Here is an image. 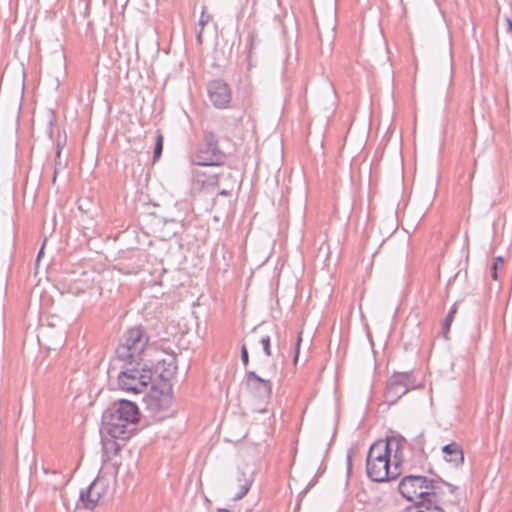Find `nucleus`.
<instances>
[{
    "mask_svg": "<svg viewBox=\"0 0 512 512\" xmlns=\"http://www.w3.org/2000/svg\"><path fill=\"white\" fill-rule=\"evenodd\" d=\"M457 310H458L457 303H454L450 307V309H449L445 319L443 320V323H442V335H443V337L445 339H448V333L450 331V327H451L452 322H453V320L455 318Z\"/></svg>",
    "mask_w": 512,
    "mask_h": 512,
    "instance_id": "18",
    "label": "nucleus"
},
{
    "mask_svg": "<svg viewBox=\"0 0 512 512\" xmlns=\"http://www.w3.org/2000/svg\"><path fill=\"white\" fill-rule=\"evenodd\" d=\"M66 167V162H62L61 157L57 158V154H55V167L53 173L52 183L55 184L57 175L59 171L63 170Z\"/></svg>",
    "mask_w": 512,
    "mask_h": 512,
    "instance_id": "23",
    "label": "nucleus"
},
{
    "mask_svg": "<svg viewBox=\"0 0 512 512\" xmlns=\"http://www.w3.org/2000/svg\"><path fill=\"white\" fill-rule=\"evenodd\" d=\"M153 372L144 365L141 369L127 368L118 375V384L121 390L132 393H141L151 382Z\"/></svg>",
    "mask_w": 512,
    "mask_h": 512,
    "instance_id": "6",
    "label": "nucleus"
},
{
    "mask_svg": "<svg viewBox=\"0 0 512 512\" xmlns=\"http://www.w3.org/2000/svg\"><path fill=\"white\" fill-rule=\"evenodd\" d=\"M202 35H203V29H200V31H199V32H198V34H197V42H198L199 44H202V42H203Z\"/></svg>",
    "mask_w": 512,
    "mask_h": 512,
    "instance_id": "32",
    "label": "nucleus"
},
{
    "mask_svg": "<svg viewBox=\"0 0 512 512\" xmlns=\"http://www.w3.org/2000/svg\"><path fill=\"white\" fill-rule=\"evenodd\" d=\"M156 370L159 372V377L164 383L168 381L176 374L177 365L174 356H169L166 359L159 360L156 365Z\"/></svg>",
    "mask_w": 512,
    "mask_h": 512,
    "instance_id": "16",
    "label": "nucleus"
},
{
    "mask_svg": "<svg viewBox=\"0 0 512 512\" xmlns=\"http://www.w3.org/2000/svg\"><path fill=\"white\" fill-rule=\"evenodd\" d=\"M257 33L255 31H251L249 34H248V38H247V41H248V62H249V65H251V59H252V52H253V49L255 48V45L257 43Z\"/></svg>",
    "mask_w": 512,
    "mask_h": 512,
    "instance_id": "21",
    "label": "nucleus"
},
{
    "mask_svg": "<svg viewBox=\"0 0 512 512\" xmlns=\"http://www.w3.org/2000/svg\"><path fill=\"white\" fill-rule=\"evenodd\" d=\"M149 342V336L141 326L127 329L115 350L116 359L126 365H139Z\"/></svg>",
    "mask_w": 512,
    "mask_h": 512,
    "instance_id": "3",
    "label": "nucleus"
},
{
    "mask_svg": "<svg viewBox=\"0 0 512 512\" xmlns=\"http://www.w3.org/2000/svg\"><path fill=\"white\" fill-rule=\"evenodd\" d=\"M241 361L244 367H247L249 364V354L245 344H243L241 347Z\"/></svg>",
    "mask_w": 512,
    "mask_h": 512,
    "instance_id": "27",
    "label": "nucleus"
},
{
    "mask_svg": "<svg viewBox=\"0 0 512 512\" xmlns=\"http://www.w3.org/2000/svg\"><path fill=\"white\" fill-rule=\"evenodd\" d=\"M429 479L425 476L408 475L399 483L400 494L414 505H423L428 494Z\"/></svg>",
    "mask_w": 512,
    "mask_h": 512,
    "instance_id": "7",
    "label": "nucleus"
},
{
    "mask_svg": "<svg viewBox=\"0 0 512 512\" xmlns=\"http://www.w3.org/2000/svg\"><path fill=\"white\" fill-rule=\"evenodd\" d=\"M172 401V388L169 383H163L159 387L152 386L149 393L144 397L147 409L155 414L169 410Z\"/></svg>",
    "mask_w": 512,
    "mask_h": 512,
    "instance_id": "8",
    "label": "nucleus"
},
{
    "mask_svg": "<svg viewBox=\"0 0 512 512\" xmlns=\"http://www.w3.org/2000/svg\"><path fill=\"white\" fill-rule=\"evenodd\" d=\"M219 183V175L207 170H193V185L198 190H214Z\"/></svg>",
    "mask_w": 512,
    "mask_h": 512,
    "instance_id": "14",
    "label": "nucleus"
},
{
    "mask_svg": "<svg viewBox=\"0 0 512 512\" xmlns=\"http://www.w3.org/2000/svg\"><path fill=\"white\" fill-rule=\"evenodd\" d=\"M217 512H230V511L228 509H226V508H219L217 510Z\"/></svg>",
    "mask_w": 512,
    "mask_h": 512,
    "instance_id": "33",
    "label": "nucleus"
},
{
    "mask_svg": "<svg viewBox=\"0 0 512 512\" xmlns=\"http://www.w3.org/2000/svg\"><path fill=\"white\" fill-rule=\"evenodd\" d=\"M301 342H302V332H300L298 334V336H297V341H296V345H295V352H294V359H293L294 364H296L297 361H298Z\"/></svg>",
    "mask_w": 512,
    "mask_h": 512,
    "instance_id": "26",
    "label": "nucleus"
},
{
    "mask_svg": "<svg viewBox=\"0 0 512 512\" xmlns=\"http://www.w3.org/2000/svg\"><path fill=\"white\" fill-rule=\"evenodd\" d=\"M443 458L453 467L458 468L464 463V452L460 444L451 442L442 447Z\"/></svg>",
    "mask_w": 512,
    "mask_h": 512,
    "instance_id": "15",
    "label": "nucleus"
},
{
    "mask_svg": "<svg viewBox=\"0 0 512 512\" xmlns=\"http://www.w3.org/2000/svg\"><path fill=\"white\" fill-rule=\"evenodd\" d=\"M351 468H352V455H351V452L349 451L347 454V470H348V472L351 471Z\"/></svg>",
    "mask_w": 512,
    "mask_h": 512,
    "instance_id": "30",
    "label": "nucleus"
},
{
    "mask_svg": "<svg viewBox=\"0 0 512 512\" xmlns=\"http://www.w3.org/2000/svg\"><path fill=\"white\" fill-rule=\"evenodd\" d=\"M405 458L403 464L410 466L423 465L428 458L426 452V437L422 431L404 445Z\"/></svg>",
    "mask_w": 512,
    "mask_h": 512,
    "instance_id": "9",
    "label": "nucleus"
},
{
    "mask_svg": "<svg viewBox=\"0 0 512 512\" xmlns=\"http://www.w3.org/2000/svg\"><path fill=\"white\" fill-rule=\"evenodd\" d=\"M406 443L407 439L401 435L390 437L386 442L373 443L366 459L367 476L374 482L396 479L402 472Z\"/></svg>",
    "mask_w": 512,
    "mask_h": 512,
    "instance_id": "1",
    "label": "nucleus"
},
{
    "mask_svg": "<svg viewBox=\"0 0 512 512\" xmlns=\"http://www.w3.org/2000/svg\"><path fill=\"white\" fill-rule=\"evenodd\" d=\"M209 99L218 108H227L231 101V90L229 85L222 80H213L207 87Z\"/></svg>",
    "mask_w": 512,
    "mask_h": 512,
    "instance_id": "13",
    "label": "nucleus"
},
{
    "mask_svg": "<svg viewBox=\"0 0 512 512\" xmlns=\"http://www.w3.org/2000/svg\"><path fill=\"white\" fill-rule=\"evenodd\" d=\"M226 160L225 152L218 145L217 136L210 131L204 133V145L192 156L198 166H219Z\"/></svg>",
    "mask_w": 512,
    "mask_h": 512,
    "instance_id": "4",
    "label": "nucleus"
},
{
    "mask_svg": "<svg viewBox=\"0 0 512 512\" xmlns=\"http://www.w3.org/2000/svg\"><path fill=\"white\" fill-rule=\"evenodd\" d=\"M253 481L254 480H253L252 473L248 474L242 470H239L237 472V477H236V482H237L239 490L234 495L233 500L238 501V500H241L243 497H245L247 495V493L249 492Z\"/></svg>",
    "mask_w": 512,
    "mask_h": 512,
    "instance_id": "17",
    "label": "nucleus"
},
{
    "mask_svg": "<svg viewBox=\"0 0 512 512\" xmlns=\"http://www.w3.org/2000/svg\"><path fill=\"white\" fill-rule=\"evenodd\" d=\"M455 487L444 481L430 480L428 484V494L425 500L426 505L440 506L452 504L453 502L447 499L446 494H454Z\"/></svg>",
    "mask_w": 512,
    "mask_h": 512,
    "instance_id": "10",
    "label": "nucleus"
},
{
    "mask_svg": "<svg viewBox=\"0 0 512 512\" xmlns=\"http://www.w3.org/2000/svg\"><path fill=\"white\" fill-rule=\"evenodd\" d=\"M108 486L104 479L96 478L85 490L80 492L79 499L84 508L93 510L107 494Z\"/></svg>",
    "mask_w": 512,
    "mask_h": 512,
    "instance_id": "11",
    "label": "nucleus"
},
{
    "mask_svg": "<svg viewBox=\"0 0 512 512\" xmlns=\"http://www.w3.org/2000/svg\"><path fill=\"white\" fill-rule=\"evenodd\" d=\"M504 263V260L501 256H498L494 259L493 265L491 267V277L493 280H498V268L499 266H502Z\"/></svg>",
    "mask_w": 512,
    "mask_h": 512,
    "instance_id": "24",
    "label": "nucleus"
},
{
    "mask_svg": "<svg viewBox=\"0 0 512 512\" xmlns=\"http://www.w3.org/2000/svg\"><path fill=\"white\" fill-rule=\"evenodd\" d=\"M419 388H422V385L416 383L411 372H395L389 378L384 391L385 403L393 405L410 390Z\"/></svg>",
    "mask_w": 512,
    "mask_h": 512,
    "instance_id": "5",
    "label": "nucleus"
},
{
    "mask_svg": "<svg viewBox=\"0 0 512 512\" xmlns=\"http://www.w3.org/2000/svg\"><path fill=\"white\" fill-rule=\"evenodd\" d=\"M235 184H236V180H233L231 187H230V188L222 189V190L219 192V194H220V195H223V196H230V195H231V193H232V191H233V189H234Z\"/></svg>",
    "mask_w": 512,
    "mask_h": 512,
    "instance_id": "29",
    "label": "nucleus"
},
{
    "mask_svg": "<svg viewBox=\"0 0 512 512\" xmlns=\"http://www.w3.org/2000/svg\"><path fill=\"white\" fill-rule=\"evenodd\" d=\"M245 386L250 393L261 399H267L272 394L271 380L261 378L254 371L246 372Z\"/></svg>",
    "mask_w": 512,
    "mask_h": 512,
    "instance_id": "12",
    "label": "nucleus"
},
{
    "mask_svg": "<svg viewBox=\"0 0 512 512\" xmlns=\"http://www.w3.org/2000/svg\"><path fill=\"white\" fill-rule=\"evenodd\" d=\"M140 419L138 406L129 400L114 402L103 414L107 433L114 439H129Z\"/></svg>",
    "mask_w": 512,
    "mask_h": 512,
    "instance_id": "2",
    "label": "nucleus"
},
{
    "mask_svg": "<svg viewBox=\"0 0 512 512\" xmlns=\"http://www.w3.org/2000/svg\"><path fill=\"white\" fill-rule=\"evenodd\" d=\"M43 249H44V247L42 246V247H41V249H40V251L38 252V256H37L38 258H40V257H41V255H42V253H43Z\"/></svg>",
    "mask_w": 512,
    "mask_h": 512,
    "instance_id": "34",
    "label": "nucleus"
},
{
    "mask_svg": "<svg viewBox=\"0 0 512 512\" xmlns=\"http://www.w3.org/2000/svg\"><path fill=\"white\" fill-rule=\"evenodd\" d=\"M62 149H63V145L60 142H58L57 143L56 153H55V154H57V158H60Z\"/></svg>",
    "mask_w": 512,
    "mask_h": 512,
    "instance_id": "31",
    "label": "nucleus"
},
{
    "mask_svg": "<svg viewBox=\"0 0 512 512\" xmlns=\"http://www.w3.org/2000/svg\"><path fill=\"white\" fill-rule=\"evenodd\" d=\"M163 140H164L163 135L160 132H158L157 136H156L155 147H154V155H153L154 161H157L161 157L162 150H163Z\"/></svg>",
    "mask_w": 512,
    "mask_h": 512,
    "instance_id": "22",
    "label": "nucleus"
},
{
    "mask_svg": "<svg viewBox=\"0 0 512 512\" xmlns=\"http://www.w3.org/2000/svg\"><path fill=\"white\" fill-rule=\"evenodd\" d=\"M401 512H444L443 508L437 505L430 506V505H412L409 507H406Z\"/></svg>",
    "mask_w": 512,
    "mask_h": 512,
    "instance_id": "19",
    "label": "nucleus"
},
{
    "mask_svg": "<svg viewBox=\"0 0 512 512\" xmlns=\"http://www.w3.org/2000/svg\"><path fill=\"white\" fill-rule=\"evenodd\" d=\"M103 450L108 455H117L120 451V445L114 440L103 441Z\"/></svg>",
    "mask_w": 512,
    "mask_h": 512,
    "instance_id": "20",
    "label": "nucleus"
},
{
    "mask_svg": "<svg viewBox=\"0 0 512 512\" xmlns=\"http://www.w3.org/2000/svg\"><path fill=\"white\" fill-rule=\"evenodd\" d=\"M211 16L206 14L203 10L200 18H199V25L201 26V29H204V27L210 22Z\"/></svg>",
    "mask_w": 512,
    "mask_h": 512,
    "instance_id": "28",
    "label": "nucleus"
},
{
    "mask_svg": "<svg viewBox=\"0 0 512 512\" xmlns=\"http://www.w3.org/2000/svg\"><path fill=\"white\" fill-rule=\"evenodd\" d=\"M260 343L262 345V348H263V351H264L265 355L267 357L272 356V352H271V339H270V337L268 335L263 336L260 339Z\"/></svg>",
    "mask_w": 512,
    "mask_h": 512,
    "instance_id": "25",
    "label": "nucleus"
}]
</instances>
